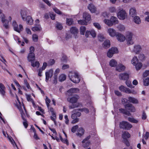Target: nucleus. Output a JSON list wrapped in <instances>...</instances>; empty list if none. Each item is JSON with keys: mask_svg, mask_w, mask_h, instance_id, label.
Here are the masks:
<instances>
[{"mask_svg": "<svg viewBox=\"0 0 149 149\" xmlns=\"http://www.w3.org/2000/svg\"><path fill=\"white\" fill-rule=\"evenodd\" d=\"M68 77L70 80L74 83H78L80 81L78 74L77 72H70Z\"/></svg>", "mask_w": 149, "mask_h": 149, "instance_id": "1", "label": "nucleus"}, {"mask_svg": "<svg viewBox=\"0 0 149 149\" xmlns=\"http://www.w3.org/2000/svg\"><path fill=\"white\" fill-rule=\"evenodd\" d=\"M135 36L134 34L130 32H127L125 37V39L128 45H132L134 43Z\"/></svg>", "mask_w": 149, "mask_h": 149, "instance_id": "2", "label": "nucleus"}, {"mask_svg": "<svg viewBox=\"0 0 149 149\" xmlns=\"http://www.w3.org/2000/svg\"><path fill=\"white\" fill-rule=\"evenodd\" d=\"M68 95L69 97L67 99V101L71 104L76 103L79 98V96L77 94H74L72 96H70V95Z\"/></svg>", "mask_w": 149, "mask_h": 149, "instance_id": "3", "label": "nucleus"}, {"mask_svg": "<svg viewBox=\"0 0 149 149\" xmlns=\"http://www.w3.org/2000/svg\"><path fill=\"white\" fill-rule=\"evenodd\" d=\"M120 127L121 128L123 129L129 130L132 127V126L131 124L128 122L123 121L120 123Z\"/></svg>", "mask_w": 149, "mask_h": 149, "instance_id": "4", "label": "nucleus"}, {"mask_svg": "<svg viewBox=\"0 0 149 149\" xmlns=\"http://www.w3.org/2000/svg\"><path fill=\"white\" fill-rule=\"evenodd\" d=\"M12 26H13L14 30L18 33H20L23 29L22 25L21 24H19L18 26L15 21H13Z\"/></svg>", "mask_w": 149, "mask_h": 149, "instance_id": "5", "label": "nucleus"}, {"mask_svg": "<svg viewBox=\"0 0 149 149\" xmlns=\"http://www.w3.org/2000/svg\"><path fill=\"white\" fill-rule=\"evenodd\" d=\"M117 17L120 19L124 20L127 17V13L125 10L122 9L118 13Z\"/></svg>", "mask_w": 149, "mask_h": 149, "instance_id": "6", "label": "nucleus"}, {"mask_svg": "<svg viewBox=\"0 0 149 149\" xmlns=\"http://www.w3.org/2000/svg\"><path fill=\"white\" fill-rule=\"evenodd\" d=\"M118 52L117 48L115 47H112L108 51L107 53V56L109 58H111L113 54L117 53Z\"/></svg>", "mask_w": 149, "mask_h": 149, "instance_id": "7", "label": "nucleus"}, {"mask_svg": "<svg viewBox=\"0 0 149 149\" xmlns=\"http://www.w3.org/2000/svg\"><path fill=\"white\" fill-rule=\"evenodd\" d=\"M90 137V136H87L82 141L83 146L84 148L87 147L90 145V142L88 140Z\"/></svg>", "mask_w": 149, "mask_h": 149, "instance_id": "8", "label": "nucleus"}, {"mask_svg": "<svg viewBox=\"0 0 149 149\" xmlns=\"http://www.w3.org/2000/svg\"><path fill=\"white\" fill-rule=\"evenodd\" d=\"M53 71L52 69H50L45 72V81L47 82L49 78H51L53 75Z\"/></svg>", "mask_w": 149, "mask_h": 149, "instance_id": "9", "label": "nucleus"}, {"mask_svg": "<svg viewBox=\"0 0 149 149\" xmlns=\"http://www.w3.org/2000/svg\"><path fill=\"white\" fill-rule=\"evenodd\" d=\"M129 74L127 73H124L120 74L119 76L120 79L122 80H127L129 77Z\"/></svg>", "mask_w": 149, "mask_h": 149, "instance_id": "10", "label": "nucleus"}, {"mask_svg": "<svg viewBox=\"0 0 149 149\" xmlns=\"http://www.w3.org/2000/svg\"><path fill=\"white\" fill-rule=\"evenodd\" d=\"M21 15L23 20H26V18L27 13V10L26 8H23L21 9L20 12Z\"/></svg>", "mask_w": 149, "mask_h": 149, "instance_id": "11", "label": "nucleus"}, {"mask_svg": "<svg viewBox=\"0 0 149 149\" xmlns=\"http://www.w3.org/2000/svg\"><path fill=\"white\" fill-rule=\"evenodd\" d=\"M107 32L110 36L112 37H113L116 36L117 33L113 29L110 28L108 29Z\"/></svg>", "mask_w": 149, "mask_h": 149, "instance_id": "12", "label": "nucleus"}, {"mask_svg": "<svg viewBox=\"0 0 149 149\" xmlns=\"http://www.w3.org/2000/svg\"><path fill=\"white\" fill-rule=\"evenodd\" d=\"M137 14L136 10L135 8L132 7L129 10L130 16L133 17L136 16Z\"/></svg>", "mask_w": 149, "mask_h": 149, "instance_id": "13", "label": "nucleus"}, {"mask_svg": "<svg viewBox=\"0 0 149 149\" xmlns=\"http://www.w3.org/2000/svg\"><path fill=\"white\" fill-rule=\"evenodd\" d=\"M116 36L118 40L121 42H123L125 39V37L124 35L118 33H117Z\"/></svg>", "mask_w": 149, "mask_h": 149, "instance_id": "14", "label": "nucleus"}, {"mask_svg": "<svg viewBox=\"0 0 149 149\" xmlns=\"http://www.w3.org/2000/svg\"><path fill=\"white\" fill-rule=\"evenodd\" d=\"M141 47L139 45H135L134 46L133 52L137 54L139 53L141 50Z\"/></svg>", "mask_w": 149, "mask_h": 149, "instance_id": "15", "label": "nucleus"}, {"mask_svg": "<svg viewBox=\"0 0 149 149\" xmlns=\"http://www.w3.org/2000/svg\"><path fill=\"white\" fill-rule=\"evenodd\" d=\"M88 8L92 13H95L96 11V7L92 3L89 4Z\"/></svg>", "mask_w": 149, "mask_h": 149, "instance_id": "16", "label": "nucleus"}, {"mask_svg": "<svg viewBox=\"0 0 149 149\" xmlns=\"http://www.w3.org/2000/svg\"><path fill=\"white\" fill-rule=\"evenodd\" d=\"M122 137L123 140L127 139L130 137V134L127 131H123Z\"/></svg>", "mask_w": 149, "mask_h": 149, "instance_id": "17", "label": "nucleus"}, {"mask_svg": "<svg viewBox=\"0 0 149 149\" xmlns=\"http://www.w3.org/2000/svg\"><path fill=\"white\" fill-rule=\"evenodd\" d=\"M125 66L121 64H120L116 66V70L119 72H121L124 71L125 69Z\"/></svg>", "mask_w": 149, "mask_h": 149, "instance_id": "18", "label": "nucleus"}, {"mask_svg": "<svg viewBox=\"0 0 149 149\" xmlns=\"http://www.w3.org/2000/svg\"><path fill=\"white\" fill-rule=\"evenodd\" d=\"M6 89L4 85L2 83H0V93L3 96L5 94Z\"/></svg>", "mask_w": 149, "mask_h": 149, "instance_id": "19", "label": "nucleus"}, {"mask_svg": "<svg viewBox=\"0 0 149 149\" xmlns=\"http://www.w3.org/2000/svg\"><path fill=\"white\" fill-rule=\"evenodd\" d=\"M83 17L87 22L90 20L91 19V16L88 13H84Z\"/></svg>", "mask_w": 149, "mask_h": 149, "instance_id": "20", "label": "nucleus"}, {"mask_svg": "<svg viewBox=\"0 0 149 149\" xmlns=\"http://www.w3.org/2000/svg\"><path fill=\"white\" fill-rule=\"evenodd\" d=\"M128 101L134 104H138V100L134 97H130L128 98Z\"/></svg>", "mask_w": 149, "mask_h": 149, "instance_id": "21", "label": "nucleus"}, {"mask_svg": "<svg viewBox=\"0 0 149 149\" xmlns=\"http://www.w3.org/2000/svg\"><path fill=\"white\" fill-rule=\"evenodd\" d=\"M79 91V90L78 88H73L68 90L67 92L70 94L77 93H78Z\"/></svg>", "mask_w": 149, "mask_h": 149, "instance_id": "22", "label": "nucleus"}, {"mask_svg": "<svg viewBox=\"0 0 149 149\" xmlns=\"http://www.w3.org/2000/svg\"><path fill=\"white\" fill-rule=\"evenodd\" d=\"M26 20V23L28 24L32 25L33 24V20L31 17L30 16H27L26 18V20Z\"/></svg>", "mask_w": 149, "mask_h": 149, "instance_id": "23", "label": "nucleus"}, {"mask_svg": "<svg viewBox=\"0 0 149 149\" xmlns=\"http://www.w3.org/2000/svg\"><path fill=\"white\" fill-rule=\"evenodd\" d=\"M84 130L82 128H79L77 131V135L79 137L83 135L84 133Z\"/></svg>", "mask_w": 149, "mask_h": 149, "instance_id": "24", "label": "nucleus"}, {"mask_svg": "<svg viewBox=\"0 0 149 149\" xmlns=\"http://www.w3.org/2000/svg\"><path fill=\"white\" fill-rule=\"evenodd\" d=\"M109 64L111 66L114 67L116 66L117 64V62L116 60L114 59H112L110 61Z\"/></svg>", "mask_w": 149, "mask_h": 149, "instance_id": "25", "label": "nucleus"}, {"mask_svg": "<svg viewBox=\"0 0 149 149\" xmlns=\"http://www.w3.org/2000/svg\"><path fill=\"white\" fill-rule=\"evenodd\" d=\"M35 59V55L34 53H29L28 56V60L29 61L32 62Z\"/></svg>", "mask_w": 149, "mask_h": 149, "instance_id": "26", "label": "nucleus"}, {"mask_svg": "<svg viewBox=\"0 0 149 149\" xmlns=\"http://www.w3.org/2000/svg\"><path fill=\"white\" fill-rule=\"evenodd\" d=\"M110 42L109 40H106L105 41L103 45V47L107 48L109 47L110 46Z\"/></svg>", "mask_w": 149, "mask_h": 149, "instance_id": "27", "label": "nucleus"}, {"mask_svg": "<svg viewBox=\"0 0 149 149\" xmlns=\"http://www.w3.org/2000/svg\"><path fill=\"white\" fill-rule=\"evenodd\" d=\"M133 17H134V21L135 23L137 24H139L141 23L140 18L139 16H135Z\"/></svg>", "mask_w": 149, "mask_h": 149, "instance_id": "28", "label": "nucleus"}, {"mask_svg": "<svg viewBox=\"0 0 149 149\" xmlns=\"http://www.w3.org/2000/svg\"><path fill=\"white\" fill-rule=\"evenodd\" d=\"M7 137L8 138V139H9V140L11 142V143L13 145V146L14 147H15V146L18 149L17 146V145H16V143L15 142V141L13 139L11 138V137H10L8 134H7Z\"/></svg>", "mask_w": 149, "mask_h": 149, "instance_id": "29", "label": "nucleus"}, {"mask_svg": "<svg viewBox=\"0 0 149 149\" xmlns=\"http://www.w3.org/2000/svg\"><path fill=\"white\" fill-rule=\"evenodd\" d=\"M3 24V26L6 29H8L9 28V21L6 19L3 20L2 21Z\"/></svg>", "mask_w": 149, "mask_h": 149, "instance_id": "30", "label": "nucleus"}, {"mask_svg": "<svg viewBox=\"0 0 149 149\" xmlns=\"http://www.w3.org/2000/svg\"><path fill=\"white\" fill-rule=\"evenodd\" d=\"M71 33L75 35H76L78 33V30L75 27H72L70 29Z\"/></svg>", "mask_w": 149, "mask_h": 149, "instance_id": "31", "label": "nucleus"}, {"mask_svg": "<svg viewBox=\"0 0 149 149\" xmlns=\"http://www.w3.org/2000/svg\"><path fill=\"white\" fill-rule=\"evenodd\" d=\"M134 65L135 66L136 70H139L141 68L142 66V64L141 62H139Z\"/></svg>", "mask_w": 149, "mask_h": 149, "instance_id": "32", "label": "nucleus"}, {"mask_svg": "<svg viewBox=\"0 0 149 149\" xmlns=\"http://www.w3.org/2000/svg\"><path fill=\"white\" fill-rule=\"evenodd\" d=\"M118 30L120 31H123L125 30V27L122 24H119L117 26Z\"/></svg>", "mask_w": 149, "mask_h": 149, "instance_id": "33", "label": "nucleus"}, {"mask_svg": "<svg viewBox=\"0 0 149 149\" xmlns=\"http://www.w3.org/2000/svg\"><path fill=\"white\" fill-rule=\"evenodd\" d=\"M18 109L19 110L20 112V113H21V117H22V119L23 120H24L25 118H24V116H25V113H26V112L25 109H24V111H25V112H24L22 111L21 107H18Z\"/></svg>", "mask_w": 149, "mask_h": 149, "instance_id": "34", "label": "nucleus"}, {"mask_svg": "<svg viewBox=\"0 0 149 149\" xmlns=\"http://www.w3.org/2000/svg\"><path fill=\"white\" fill-rule=\"evenodd\" d=\"M131 63L133 65H135L136 64L139 62L138 59L136 56H134L131 60Z\"/></svg>", "mask_w": 149, "mask_h": 149, "instance_id": "35", "label": "nucleus"}, {"mask_svg": "<svg viewBox=\"0 0 149 149\" xmlns=\"http://www.w3.org/2000/svg\"><path fill=\"white\" fill-rule=\"evenodd\" d=\"M143 85L145 86H148L149 85V77L143 78Z\"/></svg>", "mask_w": 149, "mask_h": 149, "instance_id": "36", "label": "nucleus"}, {"mask_svg": "<svg viewBox=\"0 0 149 149\" xmlns=\"http://www.w3.org/2000/svg\"><path fill=\"white\" fill-rule=\"evenodd\" d=\"M110 19L112 23L113 24H116L118 23V19L116 17L112 16L111 17Z\"/></svg>", "mask_w": 149, "mask_h": 149, "instance_id": "37", "label": "nucleus"}, {"mask_svg": "<svg viewBox=\"0 0 149 149\" xmlns=\"http://www.w3.org/2000/svg\"><path fill=\"white\" fill-rule=\"evenodd\" d=\"M104 22L109 26H111L113 25L111 19L109 20V19H105L104 20Z\"/></svg>", "mask_w": 149, "mask_h": 149, "instance_id": "38", "label": "nucleus"}, {"mask_svg": "<svg viewBox=\"0 0 149 149\" xmlns=\"http://www.w3.org/2000/svg\"><path fill=\"white\" fill-rule=\"evenodd\" d=\"M138 57L139 60L141 61L144 60L146 59V56L145 55L143 54H140L139 55Z\"/></svg>", "mask_w": 149, "mask_h": 149, "instance_id": "39", "label": "nucleus"}, {"mask_svg": "<svg viewBox=\"0 0 149 149\" xmlns=\"http://www.w3.org/2000/svg\"><path fill=\"white\" fill-rule=\"evenodd\" d=\"M79 105V103L72 104L69 106V107L70 109H73L75 108L78 107Z\"/></svg>", "mask_w": 149, "mask_h": 149, "instance_id": "40", "label": "nucleus"}, {"mask_svg": "<svg viewBox=\"0 0 149 149\" xmlns=\"http://www.w3.org/2000/svg\"><path fill=\"white\" fill-rule=\"evenodd\" d=\"M66 79V76L64 74H62L59 77V80L60 81H62Z\"/></svg>", "mask_w": 149, "mask_h": 149, "instance_id": "41", "label": "nucleus"}, {"mask_svg": "<svg viewBox=\"0 0 149 149\" xmlns=\"http://www.w3.org/2000/svg\"><path fill=\"white\" fill-rule=\"evenodd\" d=\"M128 120L130 122L134 123H137L138 121L133 118L129 117L128 118Z\"/></svg>", "mask_w": 149, "mask_h": 149, "instance_id": "42", "label": "nucleus"}, {"mask_svg": "<svg viewBox=\"0 0 149 149\" xmlns=\"http://www.w3.org/2000/svg\"><path fill=\"white\" fill-rule=\"evenodd\" d=\"M128 120L130 122L134 123H137L138 121L133 118L129 117L128 118Z\"/></svg>", "mask_w": 149, "mask_h": 149, "instance_id": "43", "label": "nucleus"}, {"mask_svg": "<svg viewBox=\"0 0 149 149\" xmlns=\"http://www.w3.org/2000/svg\"><path fill=\"white\" fill-rule=\"evenodd\" d=\"M98 38L99 40L101 42L103 41L105 39L103 35L101 34H100L98 35Z\"/></svg>", "mask_w": 149, "mask_h": 149, "instance_id": "44", "label": "nucleus"}, {"mask_svg": "<svg viewBox=\"0 0 149 149\" xmlns=\"http://www.w3.org/2000/svg\"><path fill=\"white\" fill-rule=\"evenodd\" d=\"M127 109L130 110L132 112H134L135 111V107L132 104H130L128 106V108Z\"/></svg>", "mask_w": 149, "mask_h": 149, "instance_id": "45", "label": "nucleus"}, {"mask_svg": "<svg viewBox=\"0 0 149 149\" xmlns=\"http://www.w3.org/2000/svg\"><path fill=\"white\" fill-rule=\"evenodd\" d=\"M86 31V28L84 26H81L80 28V33L81 35H84Z\"/></svg>", "mask_w": 149, "mask_h": 149, "instance_id": "46", "label": "nucleus"}, {"mask_svg": "<svg viewBox=\"0 0 149 149\" xmlns=\"http://www.w3.org/2000/svg\"><path fill=\"white\" fill-rule=\"evenodd\" d=\"M41 30V28L40 26H35L32 28V30L34 31H40Z\"/></svg>", "mask_w": 149, "mask_h": 149, "instance_id": "47", "label": "nucleus"}, {"mask_svg": "<svg viewBox=\"0 0 149 149\" xmlns=\"http://www.w3.org/2000/svg\"><path fill=\"white\" fill-rule=\"evenodd\" d=\"M31 65L33 67H37V68L39 67L40 64L38 62L36 61L34 63L33 62H31Z\"/></svg>", "mask_w": 149, "mask_h": 149, "instance_id": "48", "label": "nucleus"}, {"mask_svg": "<svg viewBox=\"0 0 149 149\" xmlns=\"http://www.w3.org/2000/svg\"><path fill=\"white\" fill-rule=\"evenodd\" d=\"M56 115L55 113H52V116H51V119L54 121V124H56Z\"/></svg>", "mask_w": 149, "mask_h": 149, "instance_id": "49", "label": "nucleus"}, {"mask_svg": "<svg viewBox=\"0 0 149 149\" xmlns=\"http://www.w3.org/2000/svg\"><path fill=\"white\" fill-rule=\"evenodd\" d=\"M126 85L131 88H134V86L132 85L131 82L129 81H126L125 82Z\"/></svg>", "mask_w": 149, "mask_h": 149, "instance_id": "50", "label": "nucleus"}, {"mask_svg": "<svg viewBox=\"0 0 149 149\" xmlns=\"http://www.w3.org/2000/svg\"><path fill=\"white\" fill-rule=\"evenodd\" d=\"M73 19H67V25H70L73 23Z\"/></svg>", "mask_w": 149, "mask_h": 149, "instance_id": "51", "label": "nucleus"}, {"mask_svg": "<svg viewBox=\"0 0 149 149\" xmlns=\"http://www.w3.org/2000/svg\"><path fill=\"white\" fill-rule=\"evenodd\" d=\"M78 23L81 25H86L87 24V22H86L85 20H80L78 21Z\"/></svg>", "mask_w": 149, "mask_h": 149, "instance_id": "52", "label": "nucleus"}, {"mask_svg": "<svg viewBox=\"0 0 149 149\" xmlns=\"http://www.w3.org/2000/svg\"><path fill=\"white\" fill-rule=\"evenodd\" d=\"M149 76V70H146L143 72V78Z\"/></svg>", "mask_w": 149, "mask_h": 149, "instance_id": "53", "label": "nucleus"}, {"mask_svg": "<svg viewBox=\"0 0 149 149\" xmlns=\"http://www.w3.org/2000/svg\"><path fill=\"white\" fill-rule=\"evenodd\" d=\"M78 110L80 111H84L86 113H89V110L86 108H84L82 109H78Z\"/></svg>", "mask_w": 149, "mask_h": 149, "instance_id": "54", "label": "nucleus"}, {"mask_svg": "<svg viewBox=\"0 0 149 149\" xmlns=\"http://www.w3.org/2000/svg\"><path fill=\"white\" fill-rule=\"evenodd\" d=\"M90 32L91 35L93 38H95L96 37V33L94 30H91V31H90Z\"/></svg>", "mask_w": 149, "mask_h": 149, "instance_id": "55", "label": "nucleus"}, {"mask_svg": "<svg viewBox=\"0 0 149 149\" xmlns=\"http://www.w3.org/2000/svg\"><path fill=\"white\" fill-rule=\"evenodd\" d=\"M45 101L47 106L49 108V103L51 101L47 96H46Z\"/></svg>", "mask_w": 149, "mask_h": 149, "instance_id": "56", "label": "nucleus"}, {"mask_svg": "<svg viewBox=\"0 0 149 149\" xmlns=\"http://www.w3.org/2000/svg\"><path fill=\"white\" fill-rule=\"evenodd\" d=\"M26 98L27 100L28 101H31L32 102L33 104H34V101L31 98V95H26Z\"/></svg>", "mask_w": 149, "mask_h": 149, "instance_id": "57", "label": "nucleus"}, {"mask_svg": "<svg viewBox=\"0 0 149 149\" xmlns=\"http://www.w3.org/2000/svg\"><path fill=\"white\" fill-rule=\"evenodd\" d=\"M33 40L35 42H36L38 40V37L37 35L34 34L32 36Z\"/></svg>", "mask_w": 149, "mask_h": 149, "instance_id": "58", "label": "nucleus"}, {"mask_svg": "<svg viewBox=\"0 0 149 149\" xmlns=\"http://www.w3.org/2000/svg\"><path fill=\"white\" fill-rule=\"evenodd\" d=\"M56 28L58 29L61 30L63 28L62 25L59 23H57L56 26Z\"/></svg>", "mask_w": 149, "mask_h": 149, "instance_id": "59", "label": "nucleus"}, {"mask_svg": "<svg viewBox=\"0 0 149 149\" xmlns=\"http://www.w3.org/2000/svg\"><path fill=\"white\" fill-rule=\"evenodd\" d=\"M109 12L111 13H114L116 11V10L114 7H111L109 8Z\"/></svg>", "mask_w": 149, "mask_h": 149, "instance_id": "60", "label": "nucleus"}, {"mask_svg": "<svg viewBox=\"0 0 149 149\" xmlns=\"http://www.w3.org/2000/svg\"><path fill=\"white\" fill-rule=\"evenodd\" d=\"M78 128V126L77 125H76L75 126H73L72 129L71 131L73 133L75 132L77 129Z\"/></svg>", "mask_w": 149, "mask_h": 149, "instance_id": "61", "label": "nucleus"}, {"mask_svg": "<svg viewBox=\"0 0 149 149\" xmlns=\"http://www.w3.org/2000/svg\"><path fill=\"white\" fill-rule=\"evenodd\" d=\"M94 26L98 29H100L101 27L100 24L97 23H93Z\"/></svg>", "mask_w": 149, "mask_h": 149, "instance_id": "62", "label": "nucleus"}, {"mask_svg": "<svg viewBox=\"0 0 149 149\" xmlns=\"http://www.w3.org/2000/svg\"><path fill=\"white\" fill-rule=\"evenodd\" d=\"M0 18L1 19V21L5 19L4 15L3 14L1 13V10H0Z\"/></svg>", "mask_w": 149, "mask_h": 149, "instance_id": "63", "label": "nucleus"}, {"mask_svg": "<svg viewBox=\"0 0 149 149\" xmlns=\"http://www.w3.org/2000/svg\"><path fill=\"white\" fill-rule=\"evenodd\" d=\"M54 79L53 80L52 83L53 84H56L57 82V76H54Z\"/></svg>", "mask_w": 149, "mask_h": 149, "instance_id": "64", "label": "nucleus"}]
</instances>
